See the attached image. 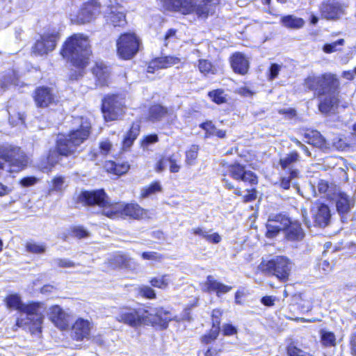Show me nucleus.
I'll list each match as a JSON object with an SVG mask.
<instances>
[{"instance_id": "e2e57ef3", "label": "nucleus", "mask_w": 356, "mask_h": 356, "mask_svg": "<svg viewBox=\"0 0 356 356\" xmlns=\"http://www.w3.org/2000/svg\"><path fill=\"white\" fill-rule=\"evenodd\" d=\"M200 127L207 131V134H209V135L214 134L215 127L212 124L211 122H207L202 123L200 124Z\"/></svg>"}, {"instance_id": "4be33fe9", "label": "nucleus", "mask_w": 356, "mask_h": 356, "mask_svg": "<svg viewBox=\"0 0 356 356\" xmlns=\"http://www.w3.org/2000/svg\"><path fill=\"white\" fill-rule=\"evenodd\" d=\"M202 289L206 292H216L218 296L229 292L232 287L217 281L212 275H208Z\"/></svg>"}, {"instance_id": "423d86ee", "label": "nucleus", "mask_w": 356, "mask_h": 356, "mask_svg": "<svg viewBox=\"0 0 356 356\" xmlns=\"http://www.w3.org/2000/svg\"><path fill=\"white\" fill-rule=\"evenodd\" d=\"M261 265L266 271L282 282L288 280L293 267L292 262L284 256L274 257L266 263H262Z\"/></svg>"}, {"instance_id": "1a4fd4ad", "label": "nucleus", "mask_w": 356, "mask_h": 356, "mask_svg": "<svg viewBox=\"0 0 356 356\" xmlns=\"http://www.w3.org/2000/svg\"><path fill=\"white\" fill-rule=\"evenodd\" d=\"M124 101L118 95L105 97L102 102V111L106 121L118 120L124 113Z\"/></svg>"}, {"instance_id": "4d7b16f0", "label": "nucleus", "mask_w": 356, "mask_h": 356, "mask_svg": "<svg viewBox=\"0 0 356 356\" xmlns=\"http://www.w3.org/2000/svg\"><path fill=\"white\" fill-rule=\"evenodd\" d=\"M55 264L61 268H70L74 266V264L67 259H56L54 260Z\"/></svg>"}, {"instance_id": "2eb2a0df", "label": "nucleus", "mask_w": 356, "mask_h": 356, "mask_svg": "<svg viewBox=\"0 0 356 356\" xmlns=\"http://www.w3.org/2000/svg\"><path fill=\"white\" fill-rule=\"evenodd\" d=\"M311 213L314 225L325 227L329 224L331 214L326 204L320 202L314 203L311 209Z\"/></svg>"}, {"instance_id": "6e6552de", "label": "nucleus", "mask_w": 356, "mask_h": 356, "mask_svg": "<svg viewBox=\"0 0 356 356\" xmlns=\"http://www.w3.org/2000/svg\"><path fill=\"white\" fill-rule=\"evenodd\" d=\"M20 148L10 145H0V169H4L6 165H13L17 168L26 165V160L21 154Z\"/></svg>"}, {"instance_id": "a18cd8bd", "label": "nucleus", "mask_w": 356, "mask_h": 356, "mask_svg": "<svg viewBox=\"0 0 356 356\" xmlns=\"http://www.w3.org/2000/svg\"><path fill=\"white\" fill-rule=\"evenodd\" d=\"M198 154V147L197 145H192L188 150L186 152V163L188 165L195 164V161Z\"/></svg>"}, {"instance_id": "9b49d317", "label": "nucleus", "mask_w": 356, "mask_h": 356, "mask_svg": "<svg viewBox=\"0 0 356 356\" xmlns=\"http://www.w3.org/2000/svg\"><path fill=\"white\" fill-rule=\"evenodd\" d=\"M319 111L325 115L334 113L339 103V86H331L323 95H318Z\"/></svg>"}, {"instance_id": "bb28decb", "label": "nucleus", "mask_w": 356, "mask_h": 356, "mask_svg": "<svg viewBox=\"0 0 356 356\" xmlns=\"http://www.w3.org/2000/svg\"><path fill=\"white\" fill-rule=\"evenodd\" d=\"M34 99L38 107L44 108L54 101V95L49 88L41 87L36 89Z\"/></svg>"}, {"instance_id": "8fccbe9b", "label": "nucleus", "mask_w": 356, "mask_h": 356, "mask_svg": "<svg viewBox=\"0 0 356 356\" xmlns=\"http://www.w3.org/2000/svg\"><path fill=\"white\" fill-rule=\"evenodd\" d=\"M266 237L271 238L275 237L282 230L274 224L270 223V221L268 220L266 224Z\"/></svg>"}, {"instance_id": "412c9836", "label": "nucleus", "mask_w": 356, "mask_h": 356, "mask_svg": "<svg viewBox=\"0 0 356 356\" xmlns=\"http://www.w3.org/2000/svg\"><path fill=\"white\" fill-rule=\"evenodd\" d=\"M222 312L220 309H213L212 312L213 325L210 331L201 337V343L209 344L212 341H215L220 333V317Z\"/></svg>"}, {"instance_id": "ea45409f", "label": "nucleus", "mask_w": 356, "mask_h": 356, "mask_svg": "<svg viewBox=\"0 0 356 356\" xmlns=\"http://www.w3.org/2000/svg\"><path fill=\"white\" fill-rule=\"evenodd\" d=\"M173 279L170 275H164L161 277L153 278L150 282L154 287L160 289H165L169 284L172 282Z\"/></svg>"}, {"instance_id": "473e14b6", "label": "nucleus", "mask_w": 356, "mask_h": 356, "mask_svg": "<svg viewBox=\"0 0 356 356\" xmlns=\"http://www.w3.org/2000/svg\"><path fill=\"white\" fill-rule=\"evenodd\" d=\"M299 154L296 152H291L286 154L284 157L280 159V164L283 170H288L289 172L291 170H296L293 168V165L299 160Z\"/></svg>"}, {"instance_id": "9d476101", "label": "nucleus", "mask_w": 356, "mask_h": 356, "mask_svg": "<svg viewBox=\"0 0 356 356\" xmlns=\"http://www.w3.org/2000/svg\"><path fill=\"white\" fill-rule=\"evenodd\" d=\"M139 44V40L135 34H122L117 42L118 54L124 59H130L138 52Z\"/></svg>"}, {"instance_id": "5fc2aeb1", "label": "nucleus", "mask_w": 356, "mask_h": 356, "mask_svg": "<svg viewBox=\"0 0 356 356\" xmlns=\"http://www.w3.org/2000/svg\"><path fill=\"white\" fill-rule=\"evenodd\" d=\"M281 69V65L273 63L270 65L269 69L268 79L273 80L277 77Z\"/></svg>"}, {"instance_id": "6e6d98bb", "label": "nucleus", "mask_w": 356, "mask_h": 356, "mask_svg": "<svg viewBox=\"0 0 356 356\" xmlns=\"http://www.w3.org/2000/svg\"><path fill=\"white\" fill-rule=\"evenodd\" d=\"M176 30L173 29H170L168 30L164 38L165 46L167 47L170 42H174L176 41Z\"/></svg>"}, {"instance_id": "4c0bfd02", "label": "nucleus", "mask_w": 356, "mask_h": 356, "mask_svg": "<svg viewBox=\"0 0 356 356\" xmlns=\"http://www.w3.org/2000/svg\"><path fill=\"white\" fill-rule=\"evenodd\" d=\"M299 173L298 170H291V172H289V177L282 178L280 186L283 189L287 190L290 188L291 184H292L294 187L297 188V184L294 181V179L298 177Z\"/></svg>"}, {"instance_id": "774afa93", "label": "nucleus", "mask_w": 356, "mask_h": 356, "mask_svg": "<svg viewBox=\"0 0 356 356\" xmlns=\"http://www.w3.org/2000/svg\"><path fill=\"white\" fill-rule=\"evenodd\" d=\"M350 351L353 356H356V332L350 338Z\"/></svg>"}, {"instance_id": "cd10ccee", "label": "nucleus", "mask_w": 356, "mask_h": 356, "mask_svg": "<svg viewBox=\"0 0 356 356\" xmlns=\"http://www.w3.org/2000/svg\"><path fill=\"white\" fill-rule=\"evenodd\" d=\"M284 232L286 239L291 241H301L305 236L301 225L298 222L290 220L289 225L285 228Z\"/></svg>"}, {"instance_id": "7c9ffc66", "label": "nucleus", "mask_w": 356, "mask_h": 356, "mask_svg": "<svg viewBox=\"0 0 356 356\" xmlns=\"http://www.w3.org/2000/svg\"><path fill=\"white\" fill-rule=\"evenodd\" d=\"M11 85H19L18 75L14 70H10L0 76V87L1 88L6 89Z\"/></svg>"}, {"instance_id": "0e129e2a", "label": "nucleus", "mask_w": 356, "mask_h": 356, "mask_svg": "<svg viewBox=\"0 0 356 356\" xmlns=\"http://www.w3.org/2000/svg\"><path fill=\"white\" fill-rule=\"evenodd\" d=\"M75 236L82 238L88 236V232L81 227H75L73 230Z\"/></svg>"}, {"instance_id": "13d9d810", "label": "nucleus", "mask_w": 356, "mask_h": 356, "mask_svg": "<svg viewBox=\"0 0 356 356\" xmlns=\"http://www.w3.org/2000/svg\"><path fill=\"white\" fill-rule=\"evenodd\" d=\"M140 293L147 298H154L156 296L154 291L149 286L141 287Z\"/></svg>"}, {"instance_id": "72a5a7b5", "label": "nucleus", "mask_w": 356, "mask_h": 356, "mask_svg": "<svg viewBox=\"0 0 356 356\" xmlns=\"http://www.w3.org/2000/svg\"><path fill=\"white\" fill-rule=\"evenodd\" d=\"M140 133V125L138 123H134L129 131L126 134L123 140V149L129 148L134 141L136 139Z\"/></svg>"}, {"instance_id": "338daca9", "label": "nucleus", "mask_w": 356, "mask_h": 356, "mask_svg": "<svg viewBox=\"0 0 356 356\" xmlns=\"http://www.w3.org/2000/svg\"><path fill=\"white\" fill-rule=\"evenodd\" d=\"M275 300V297L269 296H264L261 299V302L267 307H271L274 305Z\"/></svg>"}, {"instance_id": "864d4df0", "label": "nucleus", "mask_w": 356, "mask_h": 356, "mask_svg": "<svg viewBox=\"0 0 356 356\" xmlns=\"http://www.w3.org/2000/svg\"><path fill=\"white\" fill-rule=\"evenodd\" d=\"M141 256L146 260L161 261L163 259L162 255L156 252H144Z\"/></svg>"}, {"instance_id": "58836bf2", "label": "nucleus", "mask_w": 356, "mask_h": 356, "mask_svg": "<svg viewBox=\"0 0 356 356\" xmlns=\"http://www.w3.org/2000/svg\"><path fill=\"white\" fill-rule=\"evenodd\" d=\"M268 220L270 221V223H273L281 229L284 230L285 228L287 227V225H289L290 219L285 215L277 214L270 216Z\"/></svg>"}, {"instance_id": "a19ab883", "label": "nucleus", "mask_w": 356, "mask_h": 356, "mask_svg": "<svg viewBox=\"0 0 356 356\" xmlns=\"http://www.w3.org/2000/svg\"><path fill=\"white\" fill-rule=\"evenodd\" d=\"M198 69L200 72L204 75H207L209 74H214L216 72V69L213 66L212 63L206 59L199 60Z\"/></svg>"}, {"instance_id": "79ce46f5", "label": "nucleus", "mask_w": 356, "mask_h": 356, "mask_svg": "<svg viewBox=\"0 0 356 356\" xmlns=\"http://www.w3.org/2000/svg\"><path fill=\"white\" fill-rule=\"evenodd\" d=\"M161 191V186L158 181L152 183L147 187H144L141 190V197L143 198L147 197L156 192Z\"/></svg>"}, {"instance_id": "680f3d73", "label": "nucleus", "mask_w": 356, "mask_h": 356, "mask_svg": "<svg viewBox=\"0 0 356 356\" xmlns=\"http://www.w3.org/2000/svg\"><path fill=\"white\" fill-rule=\"evenodd\" d=\"M207 241L213 243H218L221 241V237L218 233H207L205 238Z\"/></svg>"}, {"instance_id": "6ab92c4d", "label": "nucleus", "mask_w": 356, "mask_h": 356, "mask_svg": "<svg viewBox=\"0 0 356 356\" xmlns=\"http://www.w3.org/2000/svg\"><path fill=\"white\" fill-rule=\"evenodd\" d=\"M104 17L107 23L115 27L123 26L126 24L125 15L118 4L116 6L108 5Z\"/></svg>"}, {"instance_id": "a211bd4d", "label": "nucleus", "mask_w": 356, "mask_h": 356, "mask_svg": "<svg viewBox=\"0 0 356 356\" xmlns=\"http://www.w3.org/2000/svg\"><path fill=\"white\" fill-rule=\"evenodd\" d=\"M142 315L139 311L130 307L122 308L116 316L118 321L123 322L132 327L139 325L142 322Z\"/></svg>"}, {"instance_id": "2f4dec72", "label": "nucleus", "mask_w": 356, "mask_h": 356, "mask_svg": "<svg viewBox=\"0 0 356 356\" xmlns=\"http://www.w3.org/2000/svg\"><path fill=\"white\" fill-rule=\"evenodd\" d=\"M105 168L108 172L122 175L129 170V165L127 162L115 163L110 161L106 163Z\"/></svg>"}, {"instance_id": "4468645a", "label": "nucleus", "mask_w": 356, "mask_h": 356, "mask_svg": "<svg viewBox=\"0 0 356 356\" xmlns=\"http://www.w3.org/2000/svg\"><path fill=\"white\" fill-rule=\"evenodd\" d=\"M227 172L236 181L248 182L251 185L257 184V177L250 170H245V166L238 163L227 165Z\"/></svg>"}, {"instance_id": "603ef678", "label": "nucleus", "mask_w": 356, "mask_h": 356, "mask_svg": "<svg viewBox=\"0 0 356 356\" xmlns=\"http://www.w3.org/2000/svg\"><path fill=\"white\" fill-rule=\"evenodd\" d=\"M112 148V143L108 139H104L99 142V152L102 155H107Z\"/></svg>"}, {"instance_id": "c9c22d12", "label": "nucleus", "mask_w": 356, "mask_h": 356, "mask_svg": "<svg viewBox=\"0 0 356 356\" xmlns=\"http://www.w3.org/2000/svg\"><path fill=\"white\" fill-rule=\"evenodd\" d=\"M305 142L316 147H322L325 145V139L316 130H312L305 134Z\"/></svg>"}, {"instance_id": "052dcab7", "label": "nucleus", "mask_w": 356, "mask_h": 356, "mask_svg": "<svg viewBox=\"0 0 356 356\" xmlns=\"http://www.w3.org/2000/svg\"><path fill=\"white\" fill-rule=\"evenodd\" d=\"M223 334L225 336H231L236 333V328L231 324H225L222 327Z\"/></svg>"}, {"instance_id": "f03ea898", "label": "nucleus", "mask_w": 356, "mask_h": 356, "mask_svg": "<svg viewBox=\"0 0 356 356\" xmlns=\"http://www.w3.org/2000/svg\"><path fill=\"white\" fill-rule=\"evenodd\" d=\"M6 302L8 308H13L22 312L16 323L18 327L29 329L33 334H39L42 332V325L45 311L42 303L24 304L17 294L8 296Z\"/></svg>"}, {"instance_id": "69168bd1", "label": "nucleus", "mask_w": 356, "mask_h": 356, "mask_svg": "<svg viewBox=\"0 0 356 356\" xmlns=\"http://www.w3.org/2000/svg\"><path fill=\"white\" fill-rule=\"evenodd\" d=\"M114 261L118 266H123L126 265L127 257L121 254H116L114 255Z\"/></svg>"}, {"instance_id": "bf43d9fd", "label": "nucleus", "mask_w": 356, "mask_h": 356, "mask_svg": "<svg viewBox=\"0 0 356 356\" xmlns=\"http://www.w3.org/2000/svg\"><path fill=\"white\" fill-rule=\"evenodd\" d=\"M158 141V136L156 134H151L145 136L142 142L143 147H147L148 145L155 143Z\"/></svg>"}, {"instance_id": "37998d69", "label": "nucleus", "mask_w": 356, "mask_h": 356, "mask_svg": "<svg viewBox=\"0 0 356 356\" xmlns=\"http://www.w3.org/2000/svg\"><path fill=\"white\" fill-rule=\"evenodd\" d=\"M208 95L213 102L218 104H220L226 102V95L223 90L218 89L210 91Z\"/></svg>"}, {"instance_id": "c85d7f7f", "label": "nucleus", "mask_w": 356, "mask_h": 356, "mask_svg": "<svg viewBox=\"0 0 356 356\" xmlns=\"http://www.w3.org/2000/svg\"><path fill=\"white\" fill-rule=\"evenodd\" d=\"M60 155L58 150L51 149L46 159H43L38 164V167L44 172L51 171L52 168L58 163Z\"/></svg>"}, {"instance_id": "393cba45", "label": "nucleus", "mask_w": 356, "mask_h": 356, "mask_svg": "<svg viewBox=\"0 0 356 356\" xmlns=\"http://www.w3.org/2000/svg\"><path fill=\"white\" fill-rule=\"evenodd\" d=\"M179 58L175 56L156 58L149 63L147 67V72L154 73L156 70L170 67L179 63Z\"/></svg>"}, {"instance_id": "a878e982", "label": "nucleus", "mask_w": 356, "mask_h": 356, "mask_svg": "<svg viewBox=\"0 0 356 356\" xmlns=\"http://www.w3.org/2000/svg\"><path fill=\"white\" fill-rule=\"evenodd\" d=\"M92 72L96 78L97 85L104 86L108 83L111 69L105 63L103 62H97Z\"/></svg>"}, {"instance_id": "f3484780", "label": "nucleus", "mask_w": 356, "mask_h": 356, "mask_svg": "<svg viewBox=\"0 0 356 356\" xmlns=\"http://www.w3.org/2000/svg\"><path fill=\"white\" fill-rule=\"evenodd\" d=\"M176 115L172 110H168L161 105H154L149 110V120L152 122L164 120L167 123H172Z\"/></svg>"}, {"instance_id": "49530a36", "label": "nucleus", "mask_w": 356, "mask_h": 356, "mask_svg": "<svg viewBox=\"0 0 356 356\" xmlns=\"http://www.w3.org/2000/svg\"><path fill=\"white\" fill-rule=\"evenodd\" d=\"M26 249L27 252L33 254H42L44 252L46 247L44 244H40L34 242L26 243Z\"/></svg>"}, {"instance_id": "c03bdc74", "label": "nucleus", "mask_w": 356, "mask_h": 356, "mask_svg": "<svg viewBox=\"0 0 356 356\" xmlns=\"http://www.w3.org/2000/svg\"><path fill=\"white\" fill-rule=\"evenodd\" d=\"M345 41L343 39H339L332 43L324 44L323 47V50L326 54H331L340 50L341 48L339 47H342Z\"/></svg>"}, {"instance_id": "39448f33", "label": "nucleus", "mask_w": 356, "mask_h": 356, "mask_svg": "<svg viewBox=\"0 0 356 356\" xmlns=\"http://www.w3.org/2000/svg\"><path fill=\"white\" fill-rule=\"evenodd\" d=\"M165 10L179 12L184 15L195 13L199 17H207L211 10V5L218 0H160Z\"/></svg>"}, {"instance_id": "e433bc0d", "label": "nucleus", "mask_w": 356, "mask_h": 356, "mask_svg": "<svg viewBox=\"0 0 356 356\" xmlns=\"http://www.w3.org/2000/svg\"><path fill=\"white\" fill-rule=\"evenodd\" d=\"M320 335L323 346L325 347H332L336 345V337L332 332L323 329L320 331Z\"/></svg>"}, {"instance_id": "de8ad7c7", "label": "nucleus", "mask_w": 356, "mask_h": 356, "mask_svg": "<svg viewBox=\"0 0 356 356\" xmlns=\"http://www.w3.org/2000/svg\"><path fill=\"white\" fill-rule=\"evenodd\" d=\"M213 342L214 341H212L209 344L202 343V345H204L205 346L202 350L204 352V356H218L221 350H220V348H218L217 346H211L213 343Z\"/></svg>"}, {"instance_id": "dca6fc26", "label": "nucleus", "mask_w": 356, "mask_h": 356, "mask_svg": "<svg viewBox=\"0 0 356 356\" xmlns=\"http://www.w3.org/2000/svg\"><path fill=\"white\" fill-rule=\"evenodd\" d=\"M320 11L322 17L326 19H336L344 13V7L339 2L328 0L321 3Z\"/></svg>"}, {"instance_id": "09e8293b", "label": "nucleus", "mask_w": 356, "mask_h": 356, "mask_svg": "<svg viewBox=\"0 0 356 356\" xmlns=\"http://www.w3.org/2000/svg\"><path fill=\"white\" fill-rule=\"evenodd\" d=\"M64 188V178L63 177H56L52 180V186L49 188V192L51 193L53 191L60 192Z\"/></svg>"}, {"instance_id": "b1692460", "label": "nucleus", "mask_w": 356, "mask_h": 356, "mask_svg": "<svg viewBox=\"0 0 356 356\" xmlns=\"http://www.w3.org/2000/svg\"><path fill=\"white\" fill-rule=\"evenodd\" d=\"M49 318L54 325L60 330H65L69 326L67 315L58 305L50 307Z\"/></svg>"}, {"instance_id": "20e7f679", "label": "nucleus", "mask_w": 356, "mask_h": 356, "mask_svg": "<svg viewBox=\"0 0 356 356\" xmlns=\"http://www.w3.org/2000/svg\"><path fill=\"white\" fill-rule=\"evenodd\" d=\"M74 127L67 135H59L56 148L63 156L74 154L78 147L86 141L90 134V123L83 118L78 117L74 120Z\"/></svg>"}, {"instance_id": "f257e3e1", "label": "nucleus", "mask_w": 356, "mask_h": 356, "mask_svg": "<svg viewBox=\"0 0 356 356\" xmlns=\"http://www.w3.org/2000/svg\"><path fill=\"white\" fill-rule=\"evenodd\" d=\"M79 200L89 206H97L99 211L110 218L124 216L140 219L146 215L145 210L137 204L111 203L103 189L83 191L79 195Z\"/></svg>"}, {"instance_id": "f8f14e48", "label": "nucleus", "mask_w": 356, "mask_h": 356, "mask_svg": "<svg viewBox=\"0 0 356 356\" xmlns=\"http://www.w3.org/2000/svg\"><path fill=\"white\" fill-rule=\"evenodd\" d=\"M101 13V3L98 0H89L81 6L78 14L71 20L77 24H85L94 20Z\"/></svg>"}, {"instance_id": "5701e85b", "label": "nucleus", "mask_w": 356, "mask_h": 356, "mask_svg": "<svg viewBox=\"0 0 356 356\" xmlns=\"http://www.w3.org/2000/svg\"><path fill=\"white\" fill-rule=\"evenodd\" d=\"M230 63L234 72L238 74L244 75L249 70V60L242 53L233 54L230 58Z\"/></svg>"}, {"instance_id": "aec40b11", "label": "nucleus", "mask_w": 356, "mask_h": 356, "mask_svg": "<svg viewBox=\"0 0 356 356\" xmlns=\"http://www.w3.org/2000/svg\"><path fill=\"white\" fill-rule=\"evenodd\" d=\"M92 325L88 320L83 318L77 319L72 327V337L76 341H82L89 339Z\"/></svg>"}, {"instance_id": "7ed1b4c3", "label": "nucleus", "mask_w": 356, "mask_h": 356, "mask_svg": "<svg viewBox=\"0 0 356 356\" xmlns=\"http://www.w3.org/2000/svg\"><path fill=\"white\" fill-rule=\"evenodd\" d=\"M61 54L79 69L78 72L70 74L71 79H79L83 76L82 70L88 65L92 54L88 36L81 33L72 35L65 41Z\"/></svg>"}, {"instance_id": "c756f323", "label": "nucleus", "mask_w": 356, "mask_h": 356, "mask_svg": "<svg viewBox=\"0 0 356 356\" xmlns=\"http://www.w3.org/2000/svg\"><path fill=\"white\" fill-rule=\"evenodd\" d=\"M337 209L339 214L348 213L354 206V200L343 193H339L336 203Z\"/></svg>"}, {"instance_id": "3c124183", "label": "nucleus", "mask_w": 356, "mask_h": 356, "mask_svg": "<svg viewBox=\"0 0 356 356\" xmlns=\"http://www.w3.org/2000/svg\"><path fill=\"white\" fill-rule=\"evenodd\" d=\"M287 353L289 356H313L308 352H306L295 346L288 347Z\"/></svg>"}, {"instance_id": "f704fd0d", "label": "nucleus", "mask_w": 356, "mask_h": 356, "mask_svg": "<svg viewBox=\"0 0 356 356\" xmlns=\"http://www.w3.org/2000/svg\"><path fill=\"white\" fill-rule=\"evenodd\" d=\"M281 23L289 29H300L304 26L305 21L302 18L289 15L282 17Z\"/></svg>"}, {"instance_id": "ddd939ff", "label": "nucleus", "mask_w": 356, "mask_h": 356, "mask_svg": "<svg viewBox=\"0 0 356 356\" xmlns=\"http://www.w3.org/2000/svg\"><path fill=\"white\" fill-rule=\"evenodd\" d=\"M58 40V34L56 32L44 33L33 46L32 53L37 56L48 54L55 49Z\"/></svg>"}, {"instance_id": "0eeeda50", "label": "nucleus", "mask_w": 356, "mask_h": 356, "mask_svg": "<svg viewBox=\"0 0 356 356\" xmlns=\"http://www.w3.org/2000/svg\"><path fill=\"white\" fill-rule=\"evenodd\" d=\"M339 86V81L332 74H324L321 76L309 75L304 81L305 88L314 91L318 95H323L331 86Z\"/></svg>"}]
</instances>
